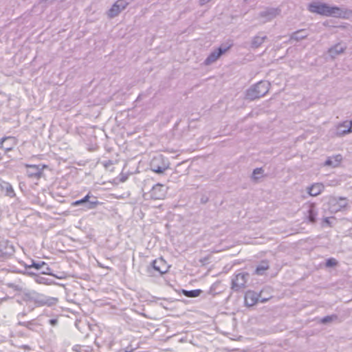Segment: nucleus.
<instances>
[{"instance_id":"f03ea898","label":"nucleus","mask_w":352,"mask_h":352,"mask_svg":"<svg viewBox=\"0 0 352 352\" xmlns=\"http://www.w3.org/2000/svg\"><path fill=\"white\" fill-rule=\"evenodd\" d=\"M25 301L27 303L34 302L36 307H51L58 303V298L34 292L25 295Z\"/></svg>"},{"instance_id":"a878e982","label":"nucleus","mask_w":352,"mask_h":352,"mask_svg":"<svg viewBox=\"0 0 352 352\" xmlns=\"http://www.w3.org/2000/svg\"><path fill=\"white\" fill-rule=\"evenodd\" d=\"M269 268L267 261H262L256 268L255 272L257 275H263L264 272Z\"/></svg>"},{"instance_id":"4468645a","label":"nucleus","mask_w":352,"mask_h":352,"mask_svg":"<svg viewBox=\"0 0 352 352\" xmlns=\"http://www.w3.org/2000/svg\"><path fill=\"white\" fill-rule=\"evenodd\" d=\"M152 266L153 269L160 274L166 273L169 268L166 262L162 258L154 260L152 262Z\"/></svg>"},{"instance_id":"ea45409f","label":"nucleus","mask_w":352,"mask_h":352,"mask_svg":"<svg viewBox=\"0 0 352 352\" xmlns=\"http://www.w3.org/2000/svg\"><path fill=\"white\" fill-rule=\"evenodd\" d=\"M121 181H122V182H124V181H125L124 177H122V179H121Z\"/></svg>"},{"instance_id":"cd10ccee","label":"nucleus","mask_w":352,"mask_h":352,"mask_svg":"<svg viewBox=\"0 0 352 352\" xmlns=\"http://www.w3.org/2000/svg\"><path fill=\"white\" fill-rule=\"evenodd\" d=\"M46 263L44 261H39L36 262L34 261H31V264L30 265H28L27 267H33L36 269V270H40L43 269V266H45Z\"/></svg>"},{"instance_id":"bb28decb","label":"nucleus","mask_w":352,"mask_h":352,"mask_svg":"<svg viewBox=\"0 0 352 352\" xmlns=\"http://www.w3.org/2000/svg\"><path fill=\"white\" fill-rule=\"evenodd\" d=\"M182 293L184 295L188 298H195L199 296L201 293L202 291L201 289H194V290H182Z\"/></svg>"},{"instance_id":"f704fd0d","label":"nucleus","mask_w":352,"mask_h":352,"mask_svg":"<svg viewBox=\"0 0 352 352\" xmlns=\"http://www.w3.org/2000/svg\"><path fill=\"white\" fill-rule=\"evenodd\" d=\"M8 286H9V287L14 288L15 290H19L20 289V288L19 287L18 285H15L13 283L9 284Z\"/></svg>"},{"instance_id":"2f4dec72","label":"nucleus","mask_w":352,"mask_h":352,"mask_svg":"<svg viewBox=\"0 0 352 352\" xmlns=\"http://www.w3.org/2000/svg\"><path fill=\"white\" fill-rule=\"evenodd\" d=\"M337 263L338 262L335 258H331L327 259V261L326 262V265L327 267H333L337 265Z\"/></svg>"},{"instance_id":"e433bc0d","label":"nucleus","mask_w":352,"mask_h":352,"mask_svg":"<svg viewBox=\"0 0 352 352\" xmlns=\"http://www.w3.org/2000/svg\"><path fill=\"white\" fill-rule=\"evenodd\" d=\"M25 314H26L25 312H21V313L18 314L17 318H23V317H24L25 316Z\"/></svg>"},{"instance_id":"ddd939ff","label":"nucleus","mask_w":352,"mask_h":352,"mask_svg":"<svg viewBox=\"0 0 352 352\" xmlns=\"http://www.w3.org/2000/svg\"><path fill=\"white\" fill-rule=\"evenodd\" d=\"M329 205L332 211H339L347 206V201L344 197H331L329 199Z\"/></svg>"},{"instance_id":"9b49d317","label":"nucleus","mask_w":352,"mask_h":352,"mask_svg":"<svg viewBox=\"0 0 352 352\" xmlns=\"http://www.w3.org/2000/svg\"><path fill=\"white\" fill-rule=\"evenodd\" d=\"M46 168V166L38 164V165H26V174L29 178L38 179L43 175V169Z\"/></svg>"},{"instance_id":"b1692460","label":"nucleus","mask_w":352,"mask_h":352,"mask_svg":"<svg viewBox=\"0 0 352 352\" xmlns=\"http://www.w3.org/2000/svg\"><path fill=\"white\" fill-rule=\"evenodd\" d=\"M307 36H308V34L307 33L305 30H299L298 31L293 32L291 34L290 39L298 41H300L302 39L307 38Z\"/></svg>"},{"instance_id":"9d476101","label":"nucleus","mask_w":352,"mask_h":352,"mask_svg":"<svg viewBox=\"0 0 352 352\" xmlns=\"http://www.w3.org/2000/svg\"><path fill=\"white\" fill-rule=\"evenodd\" d=\"M249 278V274L246 272H241L236 274L232 281V289L239 291L245 287V284Z\"/></svg>"},{"instance_id":"c9c22d12","label":"nucleus","mask_w":352,"mask_h":352,"mask_svg":"<svg viewBox=\"0 0 352 352\" xmlns=\"http://www.w3.org/2000/svg\"><path fill=\"white\" fill-rule=\"evenodd\" d=\"M211 0H200V4L201 6L205 5L206 3L210 2Z\"/></svg>"},{"instance_id":"f257e3e1","label":"nucleus","mask_w":352,"mask_h":352,"mask_svg":"<svg viewBox=\"0 0 352 352\" xmlns=\"http://www.w3.org/2000/svg\"><path fill=\"white\" fill-rule=\"evenodd\" d=\"M307 10L311 13H316L322 16H332L340 19H348L352 16V10L344 9L336 6H329L316 0L310 3Z\"/></svg>"},{"instance_id":"dca6fc26","label":"nucleus","mask_w":352,"mask_h":352,"mask_svg":"<svg viewBox=\"0 0 352 352\" xmlns=\"http://www.w3.org/2000/svg\"><path fill=\"white\" fill-rule=\"evenodd\" d=\"M14 248L8 241L0 242V253L3 256L12 255Z\"/></svg>"},{"instance_id":"5701e85b","label":"nucleus","mask_w":352,"mask_h":352,"mask_svg":"<svg viewBox=\"0 0 352 352\" xmlns=\"http://www.w3.org/2000/svg\"><path fill=\"white\" fill-rule=\"evenodd\" d=\"M323 189L324 186L322 184L316 183L308 188V192L311 196H317L321 193Z\"/></svg>"},{"instance_id":"6e6552de","label":"nucleus","mask_w":352,"mask_h":352,"mask_svg":"<svg viewBox=\"0 0 352 352\" xmlns=\"http://www.w3.org/2000/svg\"><path fill=\"white\" fill-rule=\"evenodd\" d=\"M280 10L275 8H267L260 12L258 14V19L262 23H266L271 21L280 14Z\"/></svg>"},{"instance_id":"aec40b11","label":"nucleus","mask_w":352,"mask_h":352,"mask_svg":"<svg viewBox=\"0 0 352 352\" xmlns=\"http://www.w3.org/2000/svg\"><path fill=\"white\" fill-rule=\"evenodd\" d=\"M346 48V47L345 45L338 43L329 50V54L330 56L333 58L338 55L343 53Z\"/></svg>"},{"instance_id":"2eb2a0df","label":"nucleus","mask_w":352,"mask_h":352,"mask_svg":"<svg viewBox=\"0 0 352 352\" xmlns=\"http://www.w3.org/2000/svg\"><path fill=\"white\" fill-rule=\"evenodd\" d=\"M19 325L26 327L31 331H37V328L42 325L40 317L30 321H19Z\"/></svg>"},{"instance_id":"7c9ffc66","label":"nucleus","mask_w":352,"mask_h":352,"mask_svg":"<svg viewBox=\"0 0 352 352\" xmlns=\"http://www.w3.org/2000/svg\"><path fill=\"white\" fill-rule=\"evenodd\" d=\"M263 173V170L262 168H256L253 170L252 177L254 179H258V175H262Z\"/></svg>"},{"instance_id":"412c9836","label":"nucleus","mask_w":352,"mask_h":352,"mask_svg":"<svg viewBox=\"0 0 352 352\" xmlns=\"http://www.w3.org/2000/svg\"><path fill=\"white\" fill-rule=\"evenodd\" d=\"M0 188L1 190L5 191L6 196L10 197H14L15 196L14 190L10 183L0 180Z\"/></svg>"},{"instance_id":"1a4fd4ad","label":"nucleus","mask_w":352,"mask_h":352,"mask_svg":"<svg viewBox=\"0 0 352 352\" xmlns=\"http://www.w3.org/2000/svg\"><path fill=\"white\" fill-rule=\"evenodd\" d=\"M167 192V187L164 184L157 183L153 186L148 195L153 199H163Z\"/></svg>"},{"instance_id":"473e14b6","label":"nucleus","mask_w":352,"mask_h":352,"mask_svg":"<svg viewBox=\"0 0 352 352\" xmlns=\"http://www.w3.org/2000/svg\"><path fill=\"white\" fill-rule=\"evenodd\" d=\"M41 273L43 274H48L52 275L51 269L49 267V266L46 264L45 266H43V269L41 270Z\"/></svg>"},{"instance_id":"58836bf2","label":"nucleus","mask_w":352,"mask_h":352,"mask_svg":"<svg viewBox=\"0 0 352 352\" xmlns=\"http://www.w3.org/2000/svg\"><path fill=\"white\" fill-rule=\"evenodd\" d=\"M121 181H122V182H124V181H125L124 177H122V179H121Z\"/></svg>"},{"instance_id":"a19ab883","label":"nucleus","mask_w":352,"mask_h":352,"mask_svg":"<svg viewBox=\"0 0 352 352\" xmlns=\"http://www.w3.org/2000/svg\"><path fill=\"white\" fill-rule=\"evenodd\" d=\"M119 352H131V351H119Z\"/></svg>"},{"instance_id":"f3484780","label":"nucleus","mask_w":352,"mask_h":352,"mask_svg":"<svg viewBox=\"0 0 352 352\" xmlns=\"http://www.w3.org/2000/svg\"><path fill=\"white\" fill-rule=\"evenodd\" d=\"M258 300V295L252 291H248L245 294V303L247 306L254 305Z\"/></svg>"},{"instance_id":"c85d7f7f","label":"nucleus","mask_w":352,"mask_h":352,"mask_svg":"<svg viewBox=\"0 0 352 352\" xmlns=\"http://www.w3.org/2000/svg\"><path fill=\"white\" fill-rule=\"evenodd\" d=\"M338 316L336 315H331V316H327L325 317H323L320 322L322 324H326L332 322L333 320L337 319Z\"/></svg>"},{"instance_id":"0eeeda50","label":"nucleus","mask_w":352,"mask_h":352,"mask_svg":"<svg viewBox=\"0 0 352 352\" xmlns=\"http://www.w3.org/2000/svg\"><path fill=\"white\" fill-rule=\"evenodd\" d=\"M133 0H117L107 11V16L110 19L117 16L122 11L133 2Z\"/></svg>"},{"instance_id":"20e7f679","label":"nucleus","mask_w":352,"mask_h":352,"mask_svg":"<svg viewBox=\"0 0 352 352\" xmlns=\"http://www.w3.org/2000/svg\"><path fill=\"white\" fill-rule=\"evenodd\" d=\"M101 203L98 198L92 193L89 192L83 198L76 200L72 203V206H82V210L85 211L96 209Z\"/></svg>"},{"instance_id":"4be33fe9","label":"nucleus","mask_w":352,"mask_h":352,"mask_svg":"<svg viewBox=\"0 0 352 352\" xmlns=\"http://www.w3.org/2000/svg\"><path fill=\"white\" fill-rule=\"evenodd\" d=\"M307 212L305 213L306 218L311 223H315L316 221L317 211L315 205L310 204L307 207Z\"/></svg>"},{"instance_id":"c756f323","label":"nucleus","mask_w":352,"mask_h":352,"mask_svg":"<svg viewBox=\"0 0 352 352\" xmlns=\"http://www.w3.org/2000/svg\"><path fill=\"white\" fill-rule=\"evenodd\" d=\"M35 281L39 284L50 285L51 283L47 278L43 276H37Z\"/></svg>"},{"instance_id":"6ab92c4d","label":"nucleus","mask_w":352,"mask_h":352,"mask_svg":"<svg viewBox=\"0 0 352 352\" xmlns=\"http://www.w3.org/2000/svg\"><path fill=\"white\" fill-rule=\"evenodd\" d=\"M1 147L6 151L12 150L15 144V139L13 137L3 138L0 141Z\"/></svg>"},{"instance_id":"a211bd4d","label":"nucleus","mask_w":352,"mask_h":352,"mask_svg":"<svg viewBox=\"0 0 352 352\" xmlns=\"http://www.w3.org/2000/svg\"><path fill=\"white\" fill-rule=\"evenodd\" d=\"M266 39L267 36L263 34L262 32H259L252 38L250 47L253 49H256L259 47Z\"/></svg>"},{"instance_id":"4c0bfd02","label":"nucleus","mask_w":352,"mask_h":352,"mask_svg":"<svg viewBox=\"0 0 352 352\" xmlns=\"http://www.w3.org/2000/svg\"><path fill=\"white\" fill-rule=\"evenodd\" d=\"M21 348L24 349H30V347L28 345H22L21 346Z\"/></svg>"},{"instance_id":"39448f33","label":"nucleus","mask_w":352,"mask_h":352,"mask_svg":"<svg viewBox=\"0 0 352 352\" xmlns=\"http://www.w3.org/2000/svg\"><path fill=\"white\" fill-rule=\"evenodd\" d=\"M151 169L157 173H162L169 167V164L162 155L155 156L151 162Z\"/></svg>"},{"instance_id":"f8f14e48","label":"nucleus","mask_w":352,"mask_h":352,"mask_svg":"<svg viewBox=\"0 0 352 352\" xmlns=\"http://www.w3.org/2000/svg\"><path fill=\"white\" fill-rule=\"evenodd\" d=\"M352 132V121H344L336 126L333 133L336 136H343Z\"/></svg>"},{"instance_id":"7ed1b4c3","label":"nucleus","mask_w":352,"mask_h":352,"mask_svg":"<svg viewBox=\"0 0 352 352\" xmlns=\"http://www.w3.org/2000/svg\"><path fill=\"white\" fill-rule=\"evenodd\" d=\"M270 83L268 81L261 80L250 87L246 91V98L254 100L264 96L270 90Z\"/></svg>"},{"instance_id":"72a5a7b5","label":"nucleus","mask_w":352,"mask_h":352,"mask_svg":"<svg viewBox=\"0 0 352 352\" xmlns=\"http://www.w3.org/2000/svg\"><path fill=\"white\" fill-rule=\"evenodd\" d=\"M49 323L52 325V326H56L58 323V320L56 319V318H53V319H50L49 320Z\"/></svg>"},{"instance_id":"423d86ee","label":"nucleus","mask_w":352,"mask_h":352,"mask_svg":"<svg viewBox=\"0 0 352 352\" xmlns=\"http://www.w3.org/2000/svg\"><path fill=\"white\" fill-rule=\"evenodd\" d=\"M232 43H223L221 44L217 49L212 51L204 60L206 65H211L219 59V58L226 52L231 47Z\"/></svg>"},{"instance_id":"393cba45","label":"nucleus","mask_w":352,"mask_h":352,"mask_svg":"<svg viewBox=\"0 0 352 352\" xmlns=\"http://www.w3.org/2000/svg\"><path fill=\"white\" fill-rule=\"evenodd\" d=\"M342 156L340 155H337L332 157H329L324 162L325 166H331L333 167L338 166L339 163L342 160Z\"/></svg>"}]
</instances>
